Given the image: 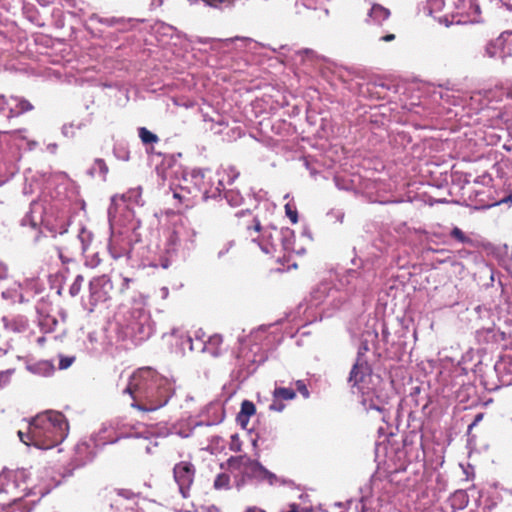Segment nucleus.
I'll list each match as a JSON object with an SVG mask.
<instances>
[{
  "label": "nucleus",
  "instance_id": "nucleus-1",
  "mask_svg": "<svg viewBox=\"0 0 512 512\" xmlns=\"http://www.w3.org/2000/svg\"><path fill=\"white\" fill-rule=\"evenodd\" d=\"M69 431L65 416L56 411H46L33 417L28 431H18V437L27 446L39 449H51L64 441Z\"/></svg>",
  "mask_w": 512,
  "mask_h": 512
},
{
  "label": "nucleus",
  "instance_id": "nucleus-2",
  "mask_svg": "<svg viewBox=\"0 0 512 512\" xmlns=\"http://www.w3.org/2000/svg\"><path fill=\"white\" fill-rule=\"evenodd\" d=\"M157 381H159L158 388H160L161 391L160 397L158 401H156L157 404H155L154 407H163L173 395L172 384L167 378L161 376L151 367H142L136 370L130 377V381L124 392L132 396L133 402H138L151 386H155V383L157 384Z\"/></svg>",
  "mask_w": 512,
  "mask_h": 512
},
{
  "label": "nucleus",
  "instance_id": "nucleus-3",
  "mask_svg": "<svg viewBox=\"0 0 512 512\" xmlns=\"http://www.w3.org/2000/svg\"><path fill=\"white\" fill-rule=\"evenodd\" d=\"M116 320L123 339L143 340L147 336V317L143 307H134L126 312H118Z\"/></svg>",
  "mask_w": 512,
  "mask_h": 512
},
{
  "label": "nucleus",
  "instance_id": "nucleus-4",
  "mask_svg": "<svg viewBox=\"0 0 512 512\" xmlns=\"http://www.w3.org/2000/svg\"><path fill=\"white\" fill-rule=\"evenodd\" d=\"M196 474L195 465L190 461H180L173 467V478L183 498L190 496V489Z\"/></svg>",
  "mask_w": 512,
  "mask_h": 512
},
{
  "label": "nucleus",
  "instance_id": "nucleus-5",
  "mask_svg": "<svg viewBox=\"0 0 512 512\" xmlns=\"http://www.w3.org/2000/svg\"><path fill=\"white\" fill-rule=\"evenodd\" d=\"M91 299L95 302H106L112 298L113 283L107 275L93 278L89 284Z\"/></svg>",
  "mask_w": 512,
  "mask_h": 512
},
{
  "label": "nucleus",
  "instance_id": "nucleus-6",
  "mask_svg": "<svg viewBox=\"0 0 512 512\" xmlns=\"http://www.w3.org/2000/svg\"><path fill=\"white\" fill-rule=\"evenodd\" d=\"M239 216V221L237 226L239 229L243 230L246 238H250L252 241L259 240L260 231H261V223L260 221L253 217L250 212L244 213L242 212Z\"/></svg>",
  "mask_w": 512,
  "mask_h": 512
},
{
  "label": "nucleus",
  "instance_id": "nucleus-7",
  "mask_svg": "<svg viewBox=\"0 0 512 512\" xmlns=\"http://www.w3.org/2000/svg\"><path fill=\"white\" fill-rule=\"evenodd\" d=\"M159 383H155V386H151L148 389L147 393L142 396V399L138 402H133L131 406L135 409H138L143 412H152L156 411L160 407H154L157 404L158 398L160 397V388H158Z\"/></svg>",
  "mask_w": 512,
  "mask_h": 512
},
{
  "label": "nucleus",
  "instance_id": "nucleus-8",
  "mask_svg": "<svg viewBox=\"0 0 512 512\" xmlns=\"http://www.w3.org/2000/svg\"><path fill=\"white\" fill-rule=\"evenodd\" d=\"M34 109V106L30 103L29 100L20 96H10V105H9V113L7 114V118H15L20 115L29 112Z\"/></svg>",
  "mask_w": 512,
  "mask_h": 512
},
{
  "label": "nucleus",
  "instance_id": "nucleus-9",
  "mask_svg": "<svg viewBox=\"0 0 512 512\" xmlns=\"http://www.w3.org/2000/svg\"><path fill=\"white\" fill-rule=\"evenodd\" d=\"M370 373L371 369L368 363L366 361L357 360L350 371L348 381L352 387H359V385L365 381V378L369 376Z\"/></svg>",
  "mask_w": 512,
  "mask_h": 512
},
{
  "label": "nucleus",
  "instance_id": "nucleus-10",
  "mask_svg": "<svg viewBox=\"0 0 512 512\" xmlns=\"http://www.w3.org/2000/svg\"><path fill=\"white\" fill-rule=\"evenodd\" d=\"M256 463L247 455L232 456L227 460V465L230 470H237L246 472V470Z\"/></svg>",
  "mask_w": 512,
  "mask_h": 512
},
{
  "label": "nucleus",
  "instance_id": "nucleus-11",
  "mask_svg": "<svg viewBox=\"0 0 512 512\" xmlns=\"http://www.w3.org/2000/svg\"><path fill=\"white\" fill-rule=\"evenodd\" d=\"M390 10L380 4H373L368 12L367 21H372L381 24L382 21L388 19Z\"/></svg>",
  "mask_w": 512,
  "mask_h": 512
},
{
  "label": "nucleus",
  "instance_id": "nucleus-12",
  "mask_svg": "<svg viewBox=\"0 0 512 512\" xmlns=\"http://www.w3.org/2000/svg\"><path fill=\"white\" fill-rule=\"evenodd\" d=\"M223 343V339L221 335L215 334L208 338L206 342H204L202 350L204 352L209 353L212 356H219L221 354V345Z\"/></svg>",
  "mask_w": 512,
  "mask_h": 512
},
{
  "label": "nucleus",
  "instance_id": "nucleus-13",
  "mask_svg": "<svg viewBox=\"0 0 512 512\" xmlns=\"http://www.w3.org/2000/svg\"><path fill=\"white\" fill-rule=\"evenodd\" d=\"M256 412V407L253 402L249 400H244L241 404V410L238 415V420L245 425L248 422V419L254 415Z\"/></svg>",
  "mask_w": 512,
  "mask_h": 512
},
{
  "label": "nucleus",
  "instance_id": "nucleus-14",
  "mask_svg": "<svg viewBox=\"0 0 512 512\" xmlns=\"http://www.w3.org/2000/svg\"><path fill=\"white\" fill-rule=\"evenodd\" d=\"M296 393L291 388L276 387L273 391V398L275 400H293Z\"/></svg>",
  "mask_w": 512,
  "mask_h": 512
},
{
  "label": "nucleus",
  "instance_id": "nucleus-15",
  "mask_svg": "<svg viewBox=\"0 0 512 512\" xmlns=\"http://www.w3.org/2000/svg\"><path fill=\"white\" fill-rule=\"evenodd\" d=\"M139 137L144 144H153L159 141L158 136L145 127L139 128Z\"/></svg>",
  "mask_w": 512,
  "mask_h": 512
},
{
  "label": "nucleus",
  "instance_id": "nucleus-16",
  "mask_svg": "<svg viewBox=\"0 0 512 512\" xmlns=\"http://www.w3.org/2000/svg\"><path fill=\"white\" fill-rule=\"evenodd\" d=\"M230 486V476L226 473H220L214 480V488L217 490L228 489Z\"/></svg>",
  "mask_w": 512,
  "mask_h": 512
},
{
  "label": "nucleus",
  "instance_id": "nucleus-17",
  "mask_svg": "<svg viewBox=\"0 0 512 512\" xmlns=\"http://www.w3.org/2000/svg\"><path fill=\"white\" fill-rule=\"evenodd\" d=\"M451 237L460 243H471L472 240L458 227H454L450 233Z\"/></svg>",
  "mask_w": 512,
  "mask_h": 512
},
{
  "label": "nucleus",
  "instance_id": "nucleus-18",
  "mask_svg": "<svg viewBox=\"0 0 512 512\" xmlns=\"http://www.w3.org/2000/svg\"><path fill=\"white\" fill-rule=\"evenodd\" d=\"M83 281H84V278L82 275H78L74 282L72 283V285L70 286V289H69V293L71 296H76L81 288H82V284H83Z\"/></svg>",
  "mask_w": 512,
  "mask_h": 512
},
{
  "label": "nucleus",
  "instance_id": "nucleus-19",
  "mask_svg": "<svg viewBox=\"0 0 512 512\" xmlns=\"http://www.w3.org/2000/svg\"><path fill=\"white\" fill-rule=\"evenodd\" d=\"M10 96L0 95V114L7 116L9 113Z\"/></svg>",
  "mask_w": 512,
  "mask_h": 512
},
{
  "label": "nucleus",
  "instance_id": "nucleus-20",
  "mask_svg": "<svg viewBox=\"0 0 512 512\" xmlns=\"http://www.w3.org/2000/svg\"><path fill=\"white\" fill-rule=\"evenodd\" d=\"M285 213L293 224L298 222V213L289 203L285 205Z\"/></svg>",
  "mask_w": 512,
  "mask_h": 512
},
{
  "label": "nucleus",
  "instance_id": "nucleus-21",
  "mask_svg": "<svg viewBox=\"0 0 512 512\" xmlns=\"http://www.w3.org/2000/svg\"><path fill=\"white\" fill-rule=\"evenodd\" d=\"M295 386H296V390L305 398H309L310 397V393H309V390L307 388V385L305 383V381L303 380H297L295 382Z\"/></svg>",
  "mask_w": 512,
  "mask_h": 512
},
{
  "label": "nucleus",
  "instance_id": "nucleus-22",
  "mask_svg": "<svg viewBox=\"0 0 512 512\" xmlns=\"http://www.w3.org/2000/svg\"><path fill=\"white\" fill-rule=\"evenodd\" d=\"M232 0H203L205 6L219 8L222 4L230 5Z\"/></svg>",
  "mask_w": 512,
  "mask_h": 512
},
{
  "label": "nucleus",
  "instance_id": "nucleus-23",
  "mask_svg": "<svg viewBox=\"0 0 512 512\" xmlns=\"http://www.w3.org/2000/svg\"><path fill=\"white\" fill-rule=\"evenodd\" d=\"M279 512H307L304 508L296 503L288 504L286 507L281 509Z\"/></svg>",
  "mask_w": 512,
  "mask_h": 512
},
{
  "label": "nucleus",
  "instance_id": "nucleus-24",
  "mask_svg": "<svg viewBox=\"0 0 512 512\" xmlns=\"http://www.w3.org/2000/svg\"><path fill=\"white\" fill-rule=\"evenodd\" d=\"M132 282H133L132 278L123 277L121 287L119 288V293H121V294L125 293L129 289L130 284Z\"/></svg>",
  "mask_w": 512,
  "mask_h": 512
},
{
  "label": "nucleus",
  "instance_id": "nucleus-25",
  "mask_svg": "<svg viewBox=\"0 0 512 512\" xmlns=\"http://www.w3.org/2000/svg\"><path fill=\"white\" fill-rule=\"evenodd\" d=\"M96 166L99 168L100 172L105 175L108 173V166L106 165L103 159H97L95 161Z\"/></svg>",
  "mask_w": 512,
  "mask_h": 512
},
{
  "label": "nucleus",
  "instance_id": "nucleus-26",
  "mask_svg": "<svg viewBox=\"0 0 512 512\" xmlns=\"http://www.w3.org/2000/svg\"><path fill=\"white\" fill-rule=\"evenodd\" d=\"M0 484H1L2 486H5V488H4V492H5L6 494H8V493H9V487H10V486H14V482H11V481L6 477V476H4V477H0Z\"/></svg>",
  "mask_w": 512,
  "mask_h": 512
},
{
  "label": "nucleus",
  "instance_id": "nucleus-27",
  "mask_svg": "<svg viewBox=\"0 0 512 512\" xmlns=\"http://www.w3.org/2000/svg\"><path fill=\"white\" fill-rule=\"evenodd\" d=\"M285 405L281 402V400H275L273 398V402L270 405V409L274 411L281 412L284 409Z\"/></svg>",
  "mask_w": 512,
  "mask_h": 512
},
{
  "label": "nucleus",
  "instance_id": "nucleus-28",
  "mask_svg": "<svg viewBox=\"0 0 512 512\" xmlns=\"http://www.w3.org/2000/svg\"><path fill=\"white\" fill-rule=\"evenodd\" d=\"M173 197L177 199L180 203H185L187 200L185 195L177 191L173 193Z\"/></svg>",
  "mask_w": 512,
  "mask_h": 512
},
{
  "label": "nucleus",
  "instance_id": "nucleus-29",
  "mask_svg": "<svg viewBox=\"0 0 512 512\" xmlns=\"http://www.w3.org/2000/svg\"><path fill=\"white\" fill-rule=\"evenodd\" d=\"M487 52L490 54V56H495L497 54V51L495 49V45L491 44L487 47Z\"/></svg>",
  "mask_w": 512,
  "mask_h": 512
},
{
  "label": "nucleus",
  "instance_id": "nucleus-30",
  "mask_svg": "<svg viewBox=\"0 0 512 512\" xmlns=\"http://www.w3.org/2000/svg\"><path fill=\"white\" fill-rule=\"evenodd\" d=\"M17 500L16 497H9L7 499V501H5L4 503H2V506L3 507H6V506H11L15 501Z\"/></svg>",
  "mask_w": 512,
  "mask_h": 512
},
{
  "label": "nucleus",
  "instance_id": "nucleus-31",
  "mask_svg": "<svg viewBox=\"0 0 512 512\" xmlns=\"http://www.w3.org/2000/svg\"><path fill=\"white\" fill-rule=\"evenodd\" d=\"M394 38H395V34H385V36H383L381 38V40L384 42H389V41L394 40Z\"/></svg>",
  "mask_w": 512,
  "mask_h": 512
},
{
  "label": "nucleus",
  "instance_id": "nucleus-32",
  "mask_svg": "<svg viewBox=\"0 0 512 512\" xmlns=\"http://www.w3.org/2000/svg\"><path fill=\"white\" fill-rule=\"evenodd\" d=\"M504 41H505V40H504V38H503V35H502V34H500V35L497 37V39H496V44H497L499 47H502V46H503V44H504Z\"/></svg>",
  "mask_w": 512,
  "mask_h": 512
},
{
  "label": "nucleus",
  "instance_id": "nucleus-33",
  "mask_svg": "<svg viewBox=\"0 0 512 512\" xmlns=\"http://www.w3.org/2000/svg\"><path fill=\"white\" fill-rule=\"evenodd\" d=\"M131 494H132V493H131L130 491H128V490H121V491L119 492V495H122V496H124V497H126V498H130Z\"/></svg>",
  "mask_w": 512,
  "mask_h": 512
},
{
  "label": "nucleus",
  "instance_id": "nucleus-34",
  "mask_svg": "<svg viewBox=\"0 0 512 512\" xmlns=\"http://www.w3.org/2000/svg\"><path fill=\"white\" fill-rule=\"evenodd\" d=\"M245 512H266V511H264L263 509H260L258 507H252V508H248Z\"/></svg>",
  "mask_w": 512,
  "mask_h": 512
},
{
  "label": "nucleus",
  "instance_id": "nucleus-35",
  "mask_svg": "<svg viewBox=\"0 0 512 512\" xmlns=\"http://www.w3.org/2000/svg\"><path fill=\"white\" fill-rule=\"evenodd\" d=\"M69 365H70V360H61L60 361L61 368H67Z\"/></svg>",
  "mask_w": 512,
  "mask_h": 512
},
{
  "label": "nucleus",
  "instance_id": "nucleus-36",
  "mask_svg": "<svg viewBox=\"0 0 512 512\" xmlns=\"http://www.w3.org/2000/svg\"><path fill=\"white\" fill-rule=\"evenodd\" d=\"M504 5L506 6V8H507L508 10H512V5H511L510 3H508V2H504Z\"/></svg>",
  "mask_w": 512,
  "mask_h": 512
},
{
  "label": "nucleus",
  "instance_id": "nucleus-37",
  "mask_svg": "<svg viewBox=\"0 0 512 512\" xmlns=\"http://www.w3.org/2000/svg\"><path fill=\"white\" fill-rule=\"evenodd\" d=\"M482 419V414H478L475 418V422L476 423L477 421H480Z\"/></svg>",
  "mask_w": 512,
  "mask_h": 512
},
{
  "label": "nucleus",
  "instance_id": "nucleus-38",
  "mask_svg": "<svg viewBox=\"0 0 512 512\" xmlns=\"http://www.w3.org/2000/svg\"><path fill=\"white\" fill-rule=\"evenodd\" d=\"M304 52L307 53V54H313V51L312 50H308V49H306Z\"/></svg>",
  "mask_w": 512,
  "mask_h": 512
},
{
  "label": "nucleus",
  "instance_id": "nucleus-39",
  "mask_svg": "<svg viewBox=\"0 0 512 512\" xmlns=\"http://www.w3.org/2000/svg\"><path fill=\"white\" fill-rule=\"evenodd\" d=\"M146 450H147V452H148V453H150V452H151V448H150V446H149V445H147V446H146Z\"/></svg>",
  "mask_w": 512,
  "mask_h": 512
},
{
  "label": "nucleus",
  "instance_id": "nucleus-40",
  "mask_svg": "<svg viewBox=\"0 0 512 512\" xmlns=\"http://www.w3.org/2000/svg\"><path fill=\"white\" fill-rule=\"evenodd\" d=\"M39 342H43L44 341V338H39L38 340Z\"/></svg>",
  "mask_w": 512,
  "mask_h": 512
},
{
  "label": "nucleus",
  "instance_id": "nucleus-41",
  "mask_svg": "<svg viewBox=\"0 0 512 512\" xmlns=\"http://www.w3.org/2000/svg\"><path fill=\"white\" fill-rule=\"evenodd\" d=\"M507 512H512V508L509 511H507Z\"/></svg>",
  "mask_w": 512,
  "mask_h": 512
}]
</instances>
